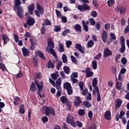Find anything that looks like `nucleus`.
I'll return each mask as SVG.
<instances>
[{"instance_id": "nucleus-1", "label": "nucleus", "mask_w": 129, "mask_h": 129, "mask_svg": "<svg viewBox=\"0 0 129 129\" xmlns=\"http://www.w3.org/2000/svg\"><path fill=\"white\" fill-rule=\"evenodd\" d=\"M55 47V45L54 44V41L50 40L48 41L47 42V47L46 50V52L47 53H51V54L53 56L55 59H57V54H56V52L54 50V48Z\"/></svg>"}, {"instance_id": "nucleus-2", "label": "nucleus", "mask_w": 129, "mask_h": 129, "mask_svg": "<svg viewBox=\"0 0 129 129\" xmlns=\"http://www.w3.org/2000/svg\"><path fill=\"white\" fill-rule=\"evenodd\" d=\"M66 121L68 123H70L72 126L74 127H76V123L75 122V119L74 118V116L71 115V114H68L67 118Z\"/></svg>"}, {"instance_id": "nucleus-3", "label": "nucleus", "mask_w": 129, "mask_h": 129, "mask_svg": "<svg viewBox=\"0 0 129 129\" xmlns=\"http://www.w3.org/2000/svg\"><path fill=\"white\" fill-rule=\"evenodd\" d=\"M36 7L39 11L38 10H35L34 13L36 16L39 18L40 17V15H43V14H44V9H43V8L38 3L36 4Z\"/></svg>"}, {"instance_id": "nucleus-4", "label": "nucleus", "mask_w": 129, "mask_h": 129, "mask_svg": "<svg viewBox=\"0 0 129 129\" xmlns=\"http://www.w3.org/2000/svg\"><path fill=\"white\" fill-rule=\"evenodd\" d=\"M63 87L67 90L69 95H71V94L73 93V89L70 83L67 82L65 83L63 85Z\"/></svg>"}, {"instance_id": "nucleus-5", "label": "nucleus", "mask_w": 129, "mask_h": 129, "mask_svg": "<svg viewBox=\"0 0 129 129\" xmlns=\"http://www.w3.org/2000/svg\"><path fill=\"white\" fill-rule=\"evenodd\" d=\"M115 10L116 12H119L120 15H124L126 11V9L124 6H120L119 5L117 6L115 8Z\"/></svg>"}, {"instance_id": "nucleus-6", "label": "nucleus", "mask_w": 129, "mask_h": 129, "mask_svg": "<svg viewBox=\"0 0 129 129\" xmlns=\"http://www.w3.org/2000/svg\"><path fill=\"white\" fill-rule=\"evenodd\" d=\"M45 114L46 115H50V114L55 115V110L53 108L47 107L45 109Z\"/></svg>"}, {"instance_id": "nucleus-7", "label": "nucleus", "mask_w": 129, "mask_h": 129, "mask_svg": "<svg viewBox=\"0 0 129 129\" xmlns=\"http://www.w3.org/2000/svg\"><path fill=\"white\" fill-rule=\"evenodd\" d=\"M24 10L22 7H19L17 9V15L20 19H23L24 18Z\"/></svg>"}, {"instance_id": "nucleus-8", "label": "nucleus", "mask_w": 129, "mask_h": 129, "mask_svg": "<svg viewBox=\"0 0 129 129\" xmlns=\"http://www.w3.org/2000/svg\"><path fill=\"white\" fill-rule=\"evenodd\" d=\"M111 55H112V51L108 48H105L104 50V58H106V57H108V56H111Z\"/></svg>"}, {"instance_id": "nucleus-9", "label": "nucleus", "mask_w": 129, "mask_h": 129, "mask_svg": "<svg viewBox=\"0 0 129 129\" xmlns=\"http://www.w3.org/2000/svg\"><path fill=\"white\" fill-rule=\"evenodd\" d=\"M97 83H98V79L97 78H94L92 81V85L95 90H99V89H98V86H97Z\"/></svg>"}, {"instance_id": "nucleus-10", "label": "nucleus", "mask_w": 129, "mask_h": 129, "mask_svg": "<svg viewBox=\"0 0 129 129\" xmlns=\"http://www.w3.org/2000/svg\"><path fill=\"white\" fill-rule=\"evenodd\" d=\"M74 104L75 105V106H76V107H77L78 106H79V105H80L81 103H82V101H81V100H80V97L77 96L76 97V99L74 101Z\"/></svg>"}, {"instance_id": "nucleus-11", "label": "nucleus", "mask_w": 129, "mask_h": 129, "mask_svg": "<svg viewBox=\"0 0 129 129\" xmlns=\"http://www.w3.org/2000/svg\"><path fill=\"white\" fill-rule=\"evenodd\" d=\"M104 117L105 119H107V120H111V113H110V111H106L104 114Z\"/></svg>"}, {"instance_id": "nucleus-12", "label": "nucleus", "mask_w": 129, "mask_h": 129, "mask_svg": "<svg viewBox=\"0 0 129 129\" xmlns=\"http://www.w3.org/2000/svg\"><path fill=\"white\" fill-rule=\"evenodd\" d=\"M86 77L87 78H89V77H91L93 76V72L90 71V69L89 68H88L87 69H86Z\"/></svg>"}, {"instance_id": "nucleus-13", "label": "nucleus", "mask_w": 129, "mask_h": 129, "mask_svg": "<svg viewBox=\"0 0 129 129\" xmlns=\"http://www.w3.org/2000/svg\"><path fill=\"white\" fill-rule=\"evenodd\" d=\"M62 83V80L61 78H58V79L56 81L55 87L57 90L61 89V83Z\"/></svg>"}, {"instance_id": "nucleus-14", "label": "nucleus", "mask_w": 129, "mask_h": 129, "mask_svg": "<svg viewBox=\"0 0 129 129\" xmlns=\"http://www.w3.org/2000/svg\"><path fill=\"white\" fill-rule=\"evenodd\" d=\"M22 51L24 57L29 56V54H30V51L28 49L26 48V47H23L22 48Z\"/></svg>"}, {"instance_id": "nucleus-15", "label": "nucleus", "mask_w": 129, "mask_h": 129, "mask_svg": "<svg viewBox=\"0 0 129 129\" xmlns=\"http://www.w3.org/2000/svg\"><path fill=\"white\" fill-rule=\"evenodd\" d=\"M122 103V101L119 99H117V102L115 104V109L117 110L119 107L121 106V104Z\"/></svg>"}, {"instance_id": "nucleus-16", "label": "nucleus", "mask_w": 129, "mask_h": 129, "mask_svg": "<svg viewBox=\"0 0 129 129\" xmlns=\"http://www.w3.org/2000/svg\"><path fill=\"white\" fill-rule=\"evenodd\" d=\"M102 39L104 43H106V40L107 39V33H106V31L105 30L103 31Z\"/></svg>"}, {"instance_id": "nucleus-17", "label": "nucleus", "mask_w": 129, "mask_h": 129, "mask_svg": "<svg viewBox=\"0 0 129 129\" xmlns=\"http://www.w3.org/2000/svg\"><path fill=\"white\" fill-rule=\"evenodd\" d=\"M35 83L38 88V91H41L43 89V82H41L40 83H38L36 81Z\"/></svg>"}, {"instance_id": "nucleus-18", "label": "nucleus", "mask_w": 129, "mask_h": 129, "mask_svg": "<svg viewBox=\"0 0 129 129\" xmlns=\"http://www.w3.org/2000/svg\"><path fill=\"white\" fill-rule=\"evenodd\" d=\"M3 37V40H4V44L5 45H7L8 44V42L10 41V39L9 38V37L6 34H3L2 35Z\"/></svg>"}, {"instance_id": "nucleus-19", "label": "nucleus", "mask_w": 129, "mask_h": 129, "mask_svg": "<svg viewBox=\"0 0 129 129\" xmlns=\"http://www.w3.org/2000/svg\"><path fill=\"white\" fill-rule=\"evenodd\" d=\"M36 55H38V56H39V57H40V58H41L42 59H43V60H45L46 58L45 57V56H44V53H43L42 52H41V51H37L35 52Z\"/></svg>"}, {"instance_id": "nucleus-20", "label": "nucleus", "mask_w": 129, "mask_h": 129, "mask_svg": "<svg viewBox=\"0 0 129 129\" xmlns=\"http://www.w3.org/2000/svg\"><path fill=\"white\" fill-rule=\"evenodd\" d=\"M27 24H28V26H33L34 24H35V20L34 18H32V17H29L27 21Z\"/></svg>"}, {"instance_id": "nucleus-21", "label": "nucleus", "mask_w": 129, "mask_h": 129, "mask_svg": "<svg viewBox=\"0 0 129 129\" xmlns=\"http://www.w3.org/2000/svg\"><path fill=\"white\" fill-rule=\"evenodd\" d=\"M29 13L30 15H33V12H34V10H35V7L34 6V4H31L30 5L28 8Z\"/></svg>"}, {"instance_id": "nucleus-22", "label": "nucleus", "mask_w": 129, "mask_h": 129, "mask_svg": "<svg viewBox=\"0 0 129 129\" xmlns=\"http://www.w3.org/2000/svg\"><path fill=\"white\" fill-rule=\"evenodd\" d=\"M115 4V0H108L107 1V5L109 8L113 7V5Z\"/></svg>"}, {"instance_id": "nucleus-23", "label": "nucleus", "mask_w": 129, "mask_h": 129, "mask_svg": "<svg viewBox=\"0 0 129 129\" xmlns=\"http://www.w3.org/2000/svg\"><path fill=\"white\" fill-rule=\"evenodd\" d=\"M94 45V41L92 40H89L87 44V48H92L93 46Z\"/></svg>"}, {"instance_id": "nucleus-24", "label": "nucleus", "mask_w": 129, "mask_h": 129, "mask_svg": "<svg viewBox=\"0 0 129 129\" xmlns=\"http://www.w3.org/2000/svg\"><path fill=\"white\" fill-rule=\"evenodd\" d=\"M51 77L54 80H56L58 77H59V73L58 72H55L52 74H51Z\"/></svg>"}, {"instance_id": "nucleus-25", "label": "nucleus", "mask_w": 129, "mask_h": 129, "mask_svg": "<svg viewBox=\"0 0 129 129\" xmlns=\"http://www.w3.org/2000/svg\"><path fill=\"white\" fill-rule=\"evenodd\" d=\"M30 90H31V91H33V92H35V91L37 90V88L36 87V86L33 82L31 83V85L30 87Z\"/></svg>"}, {"instance_id": "nucleus-26", "label": "nucleus", "mask_w": 129, "mask_h": 129, "mask_svg": "<svg viewBox=\"0 0 129 129\" xmlns=\"http://www.w3.org/2000/svg\"><path fill=\"white\" fill-rule=\"evenodd\" d=\"M42 26H50L51 21L48 19L44 20L43 23L42 24Z\"/></svg>"}, {"instance_id": "nucleus-27", "label": "nucleus", "mask_w": 129, "mask_h": 129, "mask_svg": "<svg viewBox=\"0 0 129 129\" xmlns=\"http://www.w3.org/2000/svg\"><path fill=\"white\" fill-rule=\"evenodd\" d=\"M82 23H83V27L85 32H88V30H89V29L88 28V26L86 25V22H85L84 20H83Z\"/></svg>"}, {"instance_id": "nucleus-28", "label": "nucleus", "mask_w": 129, "mask_h": 129, "mask_svg": "<svg viewBox=\"0 0 129 129\" xmlns=\"http://www.w3.org/2000/svg\"><path fill=\"white\" fill-rule=\"evenodd\" d=\"M74 29L77 32H81V26L79 24L75 25Z\"/></svg>"}, {"instance_id": "nucleus-29", "label": "nucleus", "mask_w": 129, "mask_h": 129, "mask_svg": "<svg viewBox=\"0 0 129 129\" xmlns=\"http://www.w3.org/2000/svg\"><path fill=\"white\" fill-rule=\"evenodd\" d=\"M116 87L117 88V89H118L119 90H120V89H121V87H122V83L121 82H118V81H117V79H116Z\"/></svg>"}, {"instance_id": "nucleus-30", "label": "nucleus", "mask_w": 129, "mask_h": 129, "mask_svg": "<svg viewBox=\"0 0 129 129\" xmlns=\"http://www.w3.org/2000/svg\"><path fill=\"white\" fill-rule=\"evenodd\" d=\"M54 67H55V65L54 64V62H52V61H51V60H49L48 63L47 68L48 69H50V68L53 69Z\"/></svg>"}, {"instance_id": "nucleus-31", "label": "nucleus", "mask_w": 129, "mask_h": 129, "mask_svg": "<svg viewBox=\"0 0 129 129\" xmlns=\"http://www.w3.org/2000/svg\"><path fill=\"white\" fill-rule=\"evenodd\" d=\"M58 47L59 48V52L62 53V52H64V45L61 43L60 42L59 43Z\"/></svg>"}, {"instance_id": "nucleus-32", "label": "nucleus", "mask_w": 129, "mask_h": 129, "mask_svg": "<svg viewBox=\"0 0 129 129\" xmlns=\"http://www.w3.org/2000/svg\"><path fill=\"white\" fill-rule=\"evenodd\" d=\"M19 112L22 114H24L25 113V107H24V105H21L20 106Z\"/></svg>"}, {"instance_id": "nucleus-33", "label": "nucleus", "mask_w": 129, "mask_h": 129, "mask_svg": "<svg viewBox=\"0 0 129 129\" xmlns=\"http://www.w3.org/2000/svg\"><path fill=\"white\" fill-rule=\"evenodd\" d=\"M63 70L65 73H66L67 74H70V68L69 67H67V66L64 67Z\"/></svg>"}, {"instance_id": "nucleus-34", "label": "nucleus", "mask_w": 129, "mask_h": 129, "mask_svg": "<svg viewBox=\"0 0 129 129\" xmlns=\"http://www.w3.org/2000/svg\"><path fill=\"white\" fill-rule=\"evenodd\" d=\"M79 115L80 116H82L85 114V110L81 109L78 111Z\"/></svg>"}, {"instance_id": "nucleus-35", "label": "nucleus", "mask_w": 129, "mask_h": 129, "mask_svg": "<svg viewBox=\"0 0 129 129\" xmlns=\"http://www.w3.org/2000/svg\"><path fill=\"white\" fill-rule=\"evenodd\" d=\"M93 69L95 70L97 69V61L96 60H93L92 62Z\"/></svg>"}, {"instance_id": "nucleus-36", "label": "nucleus", "mask_w": 129, "mask_h": 129, "mask_svg": "<svg viewBox=\"0 0 129 129\" xmlns=\"http://www.w3.org/2000/svg\"><path fill=\"white\" fill-rule=\"evenodd\" d=\"M60 100L62 103H67L68 102V99L64 96H62L60 98Z\"/></svg>"}, {"instance_id": "nucleus-37", "label": "nucleus", "mask_w": 129, "mask_h": 129, "mask_svg": "<svg viewBox=\"0 0 129 129\" xmlns=\"http://www.w3.org/2000/svg\"><path fill=\"white\" fill-rule=\"evenodd\" d=\"M83 104L84 105H85V106L89 108L91 106V104H90V103H89V102L87 101H85L83 102Z\"/></svg>"}, {"instance_id": "nucleus-38", "label": "nucleus", "mask_w": 129, "mask_h": 129, "mask_svg": "<svg viewBox=\"0 0 129 129\" xmlns=\"http://www.w3.org/2000/svg\"><path fill=\"white\" fill-rule=\"evenodd\" d=\"M120 53H124L125 51V44H122L121 48L119 49Z\"/></svg>"}, {"instance_id": "nucleus-39", "label": "nucleus", "mask_w": 129, "mask_h": 129, "mask_svg": "<svg viewBox=\"0 0 129 129\" xmlns=\"http://www.w3.org/2000/svg\"><path fill=\"white\" fill-rule=\"evenodd\" d=\"M96 91L97 93V101H100L101 100V97H100V93H99V90H96Z\"/></svg>"}, {"instance_id": "nucleus-40", "label": "nucleus", "mask_w": 129, "mask_h": 129, "mask_svg": "<svg viewBox=\"0 0 129 129\" xmlns=\"http://www.w3.org/2000/svg\"><path fill=\"white\" fill-rule=\"evenodd\" d=\"M19 101H20V98L18 97L14 98V103L15 105H18V103H19Z\"/></svg>"}, {"instance_id": "nucleus-41", "label": "nucleus", "mask_w": 129, "mask_h": 129, "mask_svg": "<svg viewBox=\"0 0 129 129\" xmlns=\"http://www.w3.org/2000/svg\"><path fill=\"white\" fill-rule=\"evenodd\" d=\"M120 57H121V55L118 54L115 56V60L116 63H118V60L120 59Z\"/></svg>"}, {"instance_id": "nucleus-42", "label": "nucleus", "mask_w": 129, "mask_h": 129, "mask_svg": "<svg viewBox=\"0 0 129 129\" xmlns=\"http://www.w3.org/2000/svg\"><path fill=\"white\" fill-rule=\"evenodd\" d=\"M15 7H19V6L21 5V4H22L21 0H15Z\"/></svg>"}, {"instance_id": "nucleus-43", "label": "nucleus", "mask_w": 129, "mask_h": 129, "mask_svg": "<svg viewBox=\"0 0 129 129\" xmlns=\"http://www.w3.org/2000/svg\"><path fill=\"white\" fill-rule=\"evenodd\" d=\"M55 12L56 14V16L58 18H59V19H60V18H62V15H61V12H60L57 10H55Z\"/></svg>"}, {"instance_id": "nucleus-44", "label": "nucleus", "mask_w": 129, "mask_h": 129, "mask_svg": "<svg viewBox=\"0 0 129 129\" xmlns=\"http://www.w3.org/2000/svg\"><path fill=\"white\" fill-rule=\"evenodd\" d=\"M78 77V73L76 72L73 73L71 76V78H77Z\"/></svg>"}, {"instance_id": "nucleus-45", "label": "nucleus", "mask_w": 129, "mask_h": 129, "mask_svg": "<svg viewBox=\"0 0 129 129\" xmlns=\"http://www.w3.org/2000/svg\"><path fill=\"white\" fill-rule=\"evenodd\" d=\"M69 33H70V30L67 29L62 32V35L63 36H66L67 34H69Z\"/></svg>"}, {"instance_id": "nucleus-46", "label": "nucleus", "mask_w": 129, "mask_h": 129, "mask_svg": "<svg viewBox=\"0 0 129 129\" xmlns=\"http://www.w3.org/2000/svg\"><path fill=\"white\" fill-rule=\"evenodd\" d=\"M84 11H89L90 10V7L87 4L84 5Z\"/></svg>"}, {"instance_id": "nucleus-47", "label": "nucleus", "mask_w": 129, "mask_h": 129, "mask_svg": "<svg viewBox=\"0 0 129 129\" xmlns=\"http://www.w3.org/2000/svg\"><path fill=\"white\" fill-rule=\"evenodd\" d=\"M121 62L123 65H125L126 63H127V60H126V58L125 57H122L121 59Z\"/></svg>"}, {"instance_id": "nucleus-48", "label": "nucleus", "mask_w": 129, "mask_h": 129, "mask_svg": "<svg viewBox=\"0 0 129 129\" xmlns=\"http://www.w3.org/2000/svg\"><path fill=\"white\" fill-rule=\"evenodd\" d=\"M91 15L93 18H96L97 17V12L95 11H93Z\"/></svg>"}, {"instance_id": "nucleus-49", "label": "nucleus", "mask_w": 129, "mask_h": 129, "mask_svg": "<svg viewBox=\"0 0 129 129\" xmlns=\"http://www.w3.org/2000/svg\"><path fill=\"white\" fill-rule=\"evenodd\" d=\"M62 59L63 63H67V56H66L65 54L62 55Z\"/></svg>"}, {"instance_id": "nucleus-50", "label": "nucleus", "mask_w": 129, "mask_h": 129, "mask_svg": "<svg viewBox=\"0 0 129 129\" xmlns=\"http://www.w3.org/2000/svg\"><path fill=\"white\" fill-rule=\"evenodd\" d=\"M102 54L101 53H99L95 57V60H99L101 58Z\"/></svg>"}, {"instance_id": "nucleus-51", "label": "nucleus", "mask_w": 129, "mask_h": 129, "mask_svg": "<svg viewBox=\"0 0 129 129\" xmlns=\"http://www.w3.org/2000/svg\"><path fill=\"white\" fill-rule=\"evenodd\" d=\"M34 78H35V79H39V78H41V73H36Z\"/></svg>"}, {"instance_id": "nucleus-52", "label": "nucleus", "mask_w": 129, "mask_h": 129, "mask_svg": "<svg viewBox=\"0 0 129 129\" xmlns=\"http://www.w3.org/2000/svg\"><path fill=\"white\" fill-rule=\"evenodd\" d=\"M78 10L81 12H84V5H80L78 7Z\"/></svg>"}, {"instance_id": "nucleus-53", "label": "nucleus", "mask_w": 129, "mask_h": 129, "mask_svg": "<svg viewBox=\"0 0 129 129\" xmlns=\"http://www.w3.org/2000/svg\"><path fill=\"white\" fill-rule=\"evenodd\" d=\"M71 57L72 62H73L75 64H76V63H77V59H76V57L73 55H72Z\"/></svg>"}, {"instance_id": "nucleus-54", "label": "nucleus", "mask_w": 129, "mask_h": 129, "mask_svg": "<svg viewBox=\"0 0 129 129\" xmlns=\"http://www.w3.org/2000/svg\"><path fill=\"white\" fill-rule=\"evenodd\" d=\"M14 39L16 43H18L19 42V36L17 34H14Z\"/></svg>"}, {"instance_id": "nucleus-55", "label": "nucleus", "mask_w": 129, "mask_h": 129, "mask_svg": "<svg viewBox=\"0 0 129 129\" xmlns=\"http://www.w3.org/2000/svg\"><path fill=\"white\" fill-rule=\"evenodd\" d=\"M33 60L34 63V66L35 67H37L38 66V59H37V57H33Z\"/></svg>"}, {"instance_id": "nucleus-56", "label": "nucleus", "mask_w": 129, "mask_h": 129, "mask_svg": "<svg viewBox=\"0 0 129 129\" xmlns=\"http://www.w3.org/2000/svg\"><path fill=\"white\" fill-rule=\"evenodd\" d=\"M88 115L90 119H92V117L93 116V113L92 112V111H89Z\"/></svg>"}, {"instance_id": "nucleus-57", "label": "nucleus", "mask_w": 129, "mask_h": 129, "mask_svg": "<svg viewBox=\"0 0 129 129\" xmlns=\"http://www.w3.org/2000/svg\"><path fill=\"white\" fill-rule=\"evenodd\" d=\"M90 22L92 26H94V25H95L96 22H95V20H94V19L93 18L90 19Z\"/></svg>"}, {"instance_id": "nucleus-58", "label": "nucleus", "mask_w": 129, "mask_h": 129, "mask_svg": "<svg viewBox=\"0 0 129 129\" xmlns=\"http://www.w3.org/2000/svg\"><path fill=\"white\" fill-rule=\"evenodd\" d=\"M0 68L3 71H6V70H7V69L6 68V67H5L4 63H0Z\"/></svg>"}, {"instance_id": "nucleus-59", "label": "nucleus", "mask_w": 129, "mask_h": 129, "mask_svg": "<svg viewBox=\"0 0 129 129\" xmlns=\"http://www.w3.org/2000/svg\"><path fill=\"white\" fill-rule=\"evenodd\" d=\"M79 86L80 88L81 91H82V90H83V89H84V88L83 87V83L82 82H80L79 83Z\"/></svg>"}, {"instance_id": "nucleus-60", "label": "nucleus", "mask_w": 129, "mask_h": 129, "mask_svg": "<svg viewBox=\"0 0 129 129\" xmlns=\"http://www.w3.org/2000/svg\"><path fill=\"white\" fill-rule=\"evenodd\" d=\"M61 30V28H60V26H55V28H54V32H60Z\"/></svg>"}, {"instance_id": "nucleus-61", "label": "nucleus", "mask_w": 129, "mask_h": 129, "mask_svg": "<svg viewBox=\"0 0 129 129\" xmlns=\"http://www.w3.org/2000/svg\"><path fill=\"white\" fill-rule=\"evenodd\" d=\"M120 42L121 45H125L124 43V38L123 37V36H121L120 38Z\"/></svg>"}, {"instance_id": "nucleus-62", "label": "nucleus", "mask_w": 129, "mask_h": 129, "mask_svg": "<svg viewBox=\"0 0 129 129\" xmlns=\"http://www.w3.org/2000/svg\"><path fill=\"white\" fill-rule=\"evenodd\" d=\"M41 120L43 121V122H44V123L47 122V121H48V117L44 116L42 117Z\"/></svg>"}, {"instance_id": "nucleus-63", "label": "nucleus", "mask_w": 129, "mask_h": 129, "mask_svg": "<svg viewBox=\"0 0 129 129\" xmlns=\"http://www.w3.org/2000/svg\"><path fill=\"white\" fill-rule=\"evenodd\" d=\"M60 19H61L62 23H67V18L65 16H62Z\"/></svg>"}, {"instance_id": "nucleus-64", "label": "nucleus", "mask_w": 129, "mask_h": 129, "mask_svg": "<svg viewBox=\"0 0 129 129\" xmlns=\"http://www.w3.org/2000/svg\"><path fill=\"white\" fill-rule=\"evenodd\" d=\"M62 66V61H58L57 65V70H60V68Z\"/></svg>"}]
</instances>
